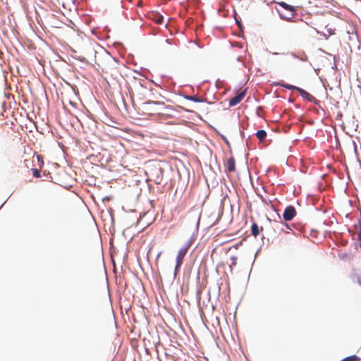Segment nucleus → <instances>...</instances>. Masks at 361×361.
<instances>
[{
    "instance_id": "obj_14",
    "label": "nucleus",
    "mask_w": 361,
    "mask_h": 361,
    "mask_svg": "<svg viewBox=\"0 0 361 361\" xmlns=\"http://www.w3.org/2000/svg\"><path fill=\"white\" fill-rule=\"evenodd\" d=\"M231 260H232V262H232V264H233V265H235V261H236V259H237V257H235V256H233V257H231Z\"/></svg>"
},
{
    "instance_id": "obj_5",
    "label": "nucleus",
    "mask_w": 361,
    "mask_h": 361,
    "mask_svg": "<svg viewBox=\"0 0 361 361\" xmlns=\"http://www.w3.org/2000/svg\"><path fill=\"white\" fill-rule=\"evenodd\" d=\"M296 215V210L293 206L287 207L283 212V217L285 221L292 220Z\"/></svg>"
},
{
    "instance_id": "obj_13",
    "label": "nucleus",
    "mask_w": 361,
    "mask_h": 361,
    "mask_svg": "<svg viewBox=\"0 0 361 361\" xmlns=\"http://www.w3.org/2000/svg\"><path fill=\"white\" fill-rule=\"evenodd\" d=\"M357 359L358 358L355 355H352L345 358L343 361H355L357 360Z\"/></svg>"
},
{
    "instance_id": "obj_3",
    "label": "nucleus",
    "mask_w": 361,
    "mask_h": 361,
    "mask_svg": "<svg viewBox=\"0 0 361 361\" xmlns=\"http://www.w3.org/2000/svg\"><path fill=\"white\" fill-rule=\"evenodd\" d=\"M191 245V243L190 242L187 243L186 245H185L183 247L180 249V250L178 252V255L176 256V262H177V267H181L183 264V260L187 254L190 247Z\"/></svg>"
},
{
    "instance_id": "obj_2",
    "label": "nucleus",
    "mask_w": 361,
    "mask_h": 361,
    "mask_svg": "<svg viewBox=\"0 0 361 361\" xmlns=\"http://www.w3.org/2000/svg\"><path fill=\"white\" fill-rule=\"evenodd\" d=\"M278 4L280 6H281L283 8H284L286 11L289 12V13L287 16H285V15L282 14L281 13H280V15L281 16V17H283V18H286L287 20H290L294 18L295 13L296 11V8L295 6L289 5L283 1L279 2Z\"/></svg>"
},
{
    "instance_id": "obj_1",
    "label": "nucleus",
    "mask_w": 361,
    "mask_h": 361,
    "mask_svg": "<svg viewBox=\"0 0 361 361\" xmlns=\"http://www.w3.org/2000/svg\"><path fill=\"white\" fill-rule=\"evenodd\" d=\"M277 85H279V86H281V87H283L288 90H297L300 94L301 95V97H302L303 98L306 99L307 100L310 101V102H312V101H314L315 99L314 97L310 94L309 92H307V91H305V90L300 88V87H295L294 85H289V84H286V83H283V82H277L276 83Z\"/></svg>"
},
{
    "instance_id": "obj_8",
    "label": "nucleus",
    "mask_w": 361,
    "mask_h": 361,
    "mask_svg": "<svg viewBox=\"0 0 361 361\" xmlns=\"http://www.w3.org/2000/svg\"><path fill=\"white\" fill-rule=\"evenodd\" d=\"M263 231L262 226H259L258 224L255 222L252 223L251 226V233L255 238L257 237L260 233V231Z\"/></svg>"
},
{
    "instance_id": "obj_6",
    "label": "nucleus",
    "mask_w": 361,
    "mask_h": 361,
    "mask_svg": "<svg viewBox=\"0 0 361 361\" xmlns=\"http://www.w3.org/2000/svg\"><path fill=\"white\" fill-rule=\"evenodd\" d=\"M246 94V89L238 93L236 96L231 98L229 101V106H234L239 104L245 97Z\"/></svg>"
},
{
    "instance_id": "obj_16",
    "label": "nucleus",
    "mask_w": 361,
    "mask_h": 361,
    "mask_svg": "<svg viewBox=\"0 0 361 361\" xmlns=\"http://www.w3.org/2000/svg\"><path fill=\"white\" fill-rule=\"evenodd\" d=\"M358 239L361 240V232H360L358 234Z\"/></svg>"
},
{
    "instance_id": "obj_10",
    "label": "nucleus",
    "mask_w": 361,
    "mask_h": 361,
    "mask_svg": "<svg viewBox=\"0 0 361 361\" xmlns=\"http://www.w3.org/2000/svg\"><path fill=\"white\" fill-rule=\"evenodd\" d=\"M256 136L259 141L262 142L267 137V132L264 130H259L256 133Z\"/></svg>"
},
{
    "instance_id": "obj_11",
    "label": "nucleus",
    "mask_w": 361,
    "mask_h": 361,
    "mask_svg": "<svg viewBox=\"0 0 361 361\" xmlns=\"http://www.w3.org/2000/svg\"><path fill=\"white\" fill-rule=\"evenodd\" d=\"M153 20L157 24H162L164 22V17L159 13H155L154 14Z\"/></svg>"
},
{
    "instance_id": "obj_15",
    "label": "nucleus",
    "mask_w": 361,
    "mask_h": 361,
    "mask_svg": "<svg viewBox=\"0 0 361 361\" xmlns=\"http://www.w3.org/2000/svg\"><path fill=\"white\" fill-rule=\"evenodd\" d=\"M180 267H177V264H176L175 271H174L175 275H176L177 273L178 272Z\"/></svg>"
},
{
    "instance_id": "obj_9",
    "label": "nucleus",
    "mask_w": 361,
    "mask_h": 361,
    "mask_svg": "<svg viewBox=\"0 0 361 361\" xmlns=\"http://www.w3.org/2000/svg\"><path fill=\"white\" fill-rule=\"evenodd\" d=\"M185 98L188 100H190L195 102H203L204 99L201 97H199L196 95H187Z\"/></svg>"
},
{
    "instance_id": "obj_7",
    "label": "nucleus",
    "mask_w": 361,
    "mask_h": 361,
    "mask_svg": "<svg viewBox=\"0 0 361 361\" xmlns=\"http://www.w3.org/2000/svg\"><path fill=\"white\" fill-rule=\"evenodd\" d=\"M226 171L229 173L234 172L235 170V161L233 157H231L225 164Z\"/></svg>"
},
{
    "instance_id": "obj_12",
    "label": "nucleus",
    "mask_w": 361,
    "mask_h": 361,
    "mask_svg": "<svg viewBox=\"0 0 361 361\" xmlns=\"http://www.w3.org/2000/svg\"><path fill=\"white\" fill-rule=\"evenodd\" d=\"M32 175L36 178H39L41 176L40 172L37 169H32Z\"/></svg>"
},
{
    "instance_id": "obj_4",
    "label": "nucleus",
    "mask_w": 361,
    "mask_h": 361,
    "mask_svg": "<svg viewBox=\"0 0 361 361\" xmlns=\"http://www.w3.org/2000/svg\"><path fill=\"white\" fill-rule=\"evenodd\" d=\"M336 28L330 25L327 24L325 27L324 30L322 31H317V33L322 35L326 39H327L331 35H335Z\"/></svg>"
}]
</instances>
